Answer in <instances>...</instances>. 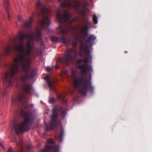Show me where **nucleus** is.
<instances>
[{"label":"nucleus","mask_w":152,"mask_h":152,"mask_svg":"<svg viewBox=\"0 0 152 152\" xmlns=\"http://www.w3.org/2000/svg\"><path fill=\"white\" fill-rule=\"evenodd\" d=\"M56 18L60 26L59 29L62 34L60 41L65 45H68L71 42L70 37H65V35L70 33L73 37L72 45L73 48L67 50L64 57L60 59L61 63H67L69 61L75 60L78 54L82 56L84 54L86 56L83 59L78 60V63L82 62L83 64L79 66L83 75V77H77V71L75 69H72V73L73 77V83L75 88H77L81 94L84 96L86 95V93L91 91V94L93 93L94 88L92 86L90 81L87 78L86 75L87 72H93L92 67L88 65V63L91 61L92 56L91 50L92 49V44L96 39V37L93 35H90L88 39L85 40L88 34V25L82 26L79 30L74 29L69 25L71 23L69 20L71 15L67 12L61 14L59 10L57 12Z\"/></svg>","instance_id":"obj_1"},{"label":"nucleus","mask_w":152,"mask_h":152,"mask_svg":"<svg viewBox=\"0 0 152 152\" xmlns=\"http://www.w3.org/2000/svg\"><path fill=\"white\" fill-rule=\"evenodd\" d=\"M35 17V13L33 12L29 18V21H27L23 19L22 16L18 15V20L29 31L28 32L24 33L20 31L18 36L14 39V42L16 41L17 38L21 40L18 45H14L15 51L19 53V54L14 59L13 64L7 65L8 69L4 74L3 78H15V75L18 72L19 64L26 74V75H22L21 78H33L35 75L36 71L34 69H31V61L29 56L33 54V42H37L38 39H41V34L38 28H36L34 35L31 31V25Z\"/></svg>","instance_id":"obj_2"},{"label":"nucleus","mask_w":152,"mask_h":152,"mask_svg":"<svg viewBox=\"0 0 152 152\" xmlns=\"http://www.w3.org/2000/svg\"><path fill=\"white\" fill-rule=\"evenodd\" d=\"M18 100L25 105V109H22L21 111V114L24 118L23 121L20 123L16 120H14L13 122V132L16 141L15 135L22 134L24 132L28 130L29 128V125L34 118V116L31 113L32 109L27 104L25 96L23 94L21 95Z\"/></svg>","instance_id":"obj_3"},{"label":"nucleus","mask_w":152,"mask_h":152,"mask_svg":"<svg viewBox=\"0 0 152 152\" xmlns=\"http://www.w3.org/2000/svg\"><path fill=\"white\" fill-rule=\"evenodd\" d=\"M61 111L63 117H64L66 114V110H63L62 107H55L53 110L52 118L50 123L46 124V126L48 130H52L54 128H56L58 125V112Z\"/></svg>","instance_id":"obj_4"},{"label":"nucleus","mask_w":152,"mask_h":152,"mask_svg":"<svg viewBox=\"0 0 152 152\" xmlns=\"http://www.w3.org/2000/svg\"><path fill=\"white\" fill-rule=\"evenodd\" d=\"M36 6L38 7H40L41 10L42 18L41 20L39 22L40 26L42 27H45L50 23V21L48 14L49 11V8L48 6L42 5L40 2H37Z\"/></svg>","instance_id":"obj_5"},{"label":"nucleus","mask_w":152,"mask_h":152,"mask_svg":"<svg viewBox=\"0 0 152 152\" xmlns=\"http://www.w3.org/2000/svg\"><path fill=\"white\" fill-rule=\"evenodd\" d=\"M61 6L62 7H65L70 9L73 8L78 11L79 10L85 9L87 6V4L86 3H79L76 0H63Z\"/></svg>","instance_id":"obj_6"},{"label":"nucleus","mask_w":152,"mask_h":152,"mask_svg":"<svg viewBox=\"0 0 152 152\" xmlns=\"http://www.w3.org/2000/svg\"><path fill=\"white\" fill-rule=\"evenodd\" d=\"M59 147L55 145L54 147L52 145H49L46 146L45 148L41 150L40 152H58Z\"/></svg>","instance_id":"obj_7"},{"label":"nucleus","mask_w":152,"mask_h":152,"mask_svg":"<svg viewBox=\"0 0 152 152\" xmlns=\"http://www.w3.org/2000/svg\"><path fill=\"white\" fill-rule=\"evenodd\" d=\"M21 87L27 93L29 94H31L32 92L34 91V89L31 85L28 84H24L21 86Z\"/></svg>","instance_id":"obj_8"},{"label":"nucleus","mask_w":152,"mask_h":152,"mask_svg":"<svg viewBox=\"0 0 152 152\" xmlns=\"http://www.w3.org/2000/svg\"><path fill=\"white\" fill-rule=\"evenodd\" d=\"M48 84L50 89V93L53 92L55 91V88L53 86V83L50 80H48Z\"/></svg>","instance_id":"obj_9"},{"label":"nucleus","mask_w":152,"mask_h":152,"mask_svg":"<svg viewBox=\"0 0 152 152\" xmlns=\"http://www.w3.org/2000/svg\"><path fill=\"white\" fill-rule=\"evenodd\" d=\"M17 144L20 147V149L19 152H23V142L22 140H20L18 143L17 142Z\"/></svg>","instance_id":"obj_10"},{"label":"nucleus","mask_w":152,"mask_h":152,"mask_svg":"<svg viewBox=\"0 0 152 152\" xmlns=\"http://www.w3.org/2000/svg\"><path fill=\"white\" fill-rule=\"evenodd\" d=\"M4 1V5L8 9V6L9 4V0H3Z\"/></svg>","instance_id":"obj_11"},{"label":"nucleus","mask_w":152,"mask_h":152,"mask_svg":"<svg viewBox=\"0 0 152 152\" xmlns=\"http://www.w3.org/2000/svg\"><path fill=\"white\" fill-rule=\"evenodd\" d=\"M64 131H62V132L60 134L59 138V141L60 142H62L63 139V137L64 135Z\"/></svg>","instance_id":"obj_12"},{"label":"nucleus","mask_w":152,"mask_h":152,"mask_svg":"<svg viewBox=\"0 0 152 152\" xmlns=\"http://www.w3.org/2000/svg\"><path fill=\"white\" fill-rule=\"evenodd\" d=\"M93 20L94 23L97 24L98 23V20L96 15L94 14L93 18Z\"/></svg>","instance_id":"obj_13"},{"label":"nucleus","mask_w":152,"mask_h":152,"mask_svg":"<svg viewBox=\"0 0 152 152\" xmlns=\"http://www.w3.org/2000/svg\"><path fill=\"white\" fill-rule=\"evenodd\" d=\"M11 50V48L10 47H7L5 49V52L7 54H9Z\"/></svg>","instance_id":"obj_14"},{"label":"nucleus","mask_w":152,"mask_h":152,"mask_svg":"<svg viewBox=\"0 0 152 152\" xmlns=\"http://www.w3.org/2000/svg\"><path fill=\"white\" fill-rule=\"evenodd\" d=\"M58 98L59 99L62 100L63 101L65 100L64 97L63 95H61L58 96Z\"/></svg>","instance_id":"obj_15"},{"label":"nucleus","mask_w":152,"mask_h":152,"mask_svg":"<svg viewBox=\"0 0 152 152\" xmlns=\"http://www.w3.org/2000/svg\"><path fill=\"white\" fill-rule=\"evenodd\" d=\"M7 11L8 14V19L9 20H10V18L11 17V15L10 14V12L9 11L8 9H7Z\"/></svg>","instance_id":"obj_16"},{"label":"nucleus","mask_w":152,"mask_h":152,"mask_svg":"<svg viewBox=\"0 0 152 152\" xmlns=\"http://www.w3.org/2000/svg\"><path fill=\"white\" fill-rule=\"evenodd\" d=\"M53 40L58 41L59 40V38L56 37H53L52 38Z\"/></svg>","instance_id":"obj_17"},{"label":"nucleus","mask_w":152,"mask_h":152,"mask_svg":"<svg viewBox=\"0 0 152 152\" xmlns=\"http://www.w3.org/2000/svg\"><path fill=\"white\" fill-rule=\"evenodd\" d=\"M48 142L51 143H54V142L53 140L52 139H49L48 140Z\"/></svg>","instance_id":"obj_18"},{"label":"nucleus","mask_w":152,"mask_h":152,"mask_svg":"<svg viewBox=\"0 0 152 152\" xmlns=\"http://www.w3.org/2000/svg\"><path fill=\"white\" fill-rule=\"evenodd\" d=\"M54 99L53 98H51L49 100V102L50 103H53L54 102Z\"/></svg>","instance_id":"obj_19"},{"label":"nucleus","mask_w":152,"mask_h":152,"mask_svg":"<svg viewBox=\"0 0 152 152\" xmlns=\"http://www.w3.org/2000/svg\"><path fill=\"white\" fill-rule=\"evenodd\" d=\"M79 19V18L77 16V17H75L74 18L73 20L77 21Z\"/></svg>","instance_id":"obj_20"},{"label":"nucleus","mask_w":152,"mask_h":152,"mask_svg":"<svg viewBox=\"0 0 152 152\" xmlns=\"http://www.w3.org/2000/svg\"><path fill=\"white\" fill-rule=\"evenodd\" d=\"M44 79L45 80H48L49 79V75H47L44 77Z\"/></svg>","instance_id":"obj_21"},{"label":"nucleus","mask_w":152,"mask_h":152,"mask_svg":"<svg viewBox=\"0 0 152 152\" xmlns=\"http://www.w3.org/2000/svg\"><path fill=\"white\" fill-rule=\"evenodd\" d=\"M64 73L65 75H67L68 72V71L67 70H64Z\"/></svg>","instance_id":"obj_22"},{"label":"nucleus","mask_w":152,"mask_h":152,"mask_svg":"<svg viewBox=\"0 0 152 152\" xmlns=\"http://www.w3.org/2000/svg\"><path fill=\"white\" fill-rule=\"evenodd\" d=\"M47 71H50L51 70V68L49 66H47L46 68Z\"/></svg>","instance_id":"obj_23"},{"label":"nucleus","mask_w":152,"mask_h":152,"mask_svg":"<svg viewBox=\"0 0 152 152\" xmlns=\"http://www.w3.org/2000/svg\"><path fill=\"white\" fill-rule=\"evenodd\" d=\"M32 145H29L28 146V150H31V148L32 147Z\"/></svg>","instance_id":"obj_24"},{"label":"nucleus","mask_w":152,"mask_h":152,"mask_svg":"<svg viewBox=\"0 0 152 152\" xmlns=\"http://www.w3.org/2000/svg\"><path fill=\"white\" fill-rule=\"evenodd\" d=\"M12 151V149L11 147H10L8 152H11Z\"/></svg>","instance_id":"obj_25"},{"label":"nucleus","mask_w":152,"mask_h":152,"mask_svg":"<svg viewBox=\"0 0 152 152\" xmlns=\"http://www.w3.org/2000/svg\"><path fill=\"white\" fill-rule=\"evenodd\" d=\"M15 99L14 98H13L11 101L12 103H13L15 102Z\"/></svg>","instance_id":"obj_26"},{"label":"nucleus","mask_w":152,"mask_h":152,"mask_svg":"<svg viewBox=\"0 0 152 152\" xmlns=\"http://www.w3.org/2000/svg\"><path fill=\"white\" fill-rule=\"evenodd\" d=\"M16 87H18L19 86L18 85V82H17V81L16 82Z\"/></svg>","instance_id":"obj_27"},{"label":"nucleus","mask_w":152,"mask_h":152,"mask_svg":"<svg viewBox=\"0 0 152 152\" xmlns=\"http://www.w3.org/2000/svg\"><path fill=\"white\" fill-rule=\"evenodd\" d=\"M55 68H56V69L58 68V65H56V66Z\"/></svg>","instance_id":"obj_28"},{"label":"nucleus","mask_w":152,"mask_h":152,"mask_svg":"<svg viewBox=\"0 0 152 152\" xmlns=\"http://www.w3.org/2000/svg\"><path fill=\"white\" fill-rule=\"evenodd\" d=\"M0 145L2 147H4L3 145L0 142Z\"/></svg>","instance_id":"obj_29"},{"label":"nucleus","mask_w":152,"mask_h":152,"mask_svg":"<svg viewBox=\"0 0 152 152\" xmlns=\"http://www.w3.org/2000/svg\"><path fill=\"white\" fill-rule=\"evenodd\" d=\"M89 76H90V79H91V74H90Z\"/></svg>","instance_id":"obj_30"},{"label":"nucleus","mask_w":152,"mask_h":152,"mask_svg":"<svg viewBox=\"0 0 152 152\" xmlns=\"http://www.w3.org/2000/svg\"><path fill=\"white\" fill-rule=\"evenodd\" d=\"M58 0V1H61L62 0Z\"/></svg>","instance_id":"obj_31"},{"label":"nucleus","mask_w":152,"mask_h":152,"mask_svg":"<svg viewBox=\"0 0 152 152\" xmlns=\"http://www.w3.org/2000/svg\"><path fill=\"white\" fill-rule=\"evenodd\" d=\"M4 92H5V90H4ZM4 94H5V92H4Z\"/></svg>","instance_id":"obj_32"},{"label":"nucleus","mask_w":152,"mask_h":152,"mask_svg":"<svg viewBox=\"0 0 152 152\" xmlns=\"http://www.w3.org/2000/svg\"><path fill=\"white\" fill-rule=\"evenodd\" d=\"M66 103V102H65V103Z\"/></svg>","instance_id":"obj_33"},{"label":"nucleus","mask_w":152,"mask_h":152,"mask_svg":"<svg viewBox=\"0 0 152 152\" xmlns=\"http://www.w3.org/2000/svg\"><path fill=\"white\" fill-rule=\"evenodd\" d=\"M1 56V55L0 54V56Z\"/></svg>","instance_id":"obj_34"}]
</instances>
